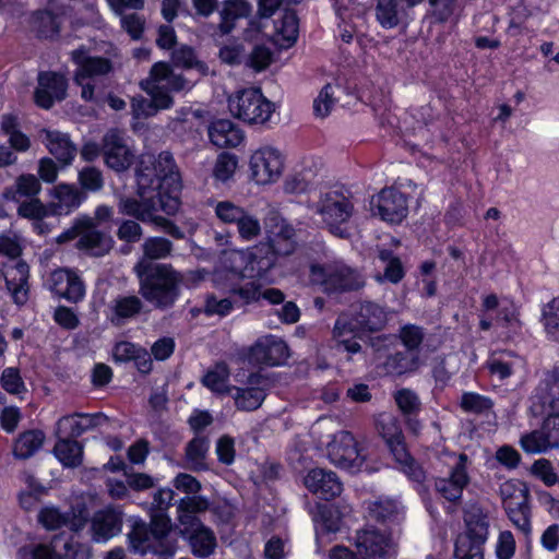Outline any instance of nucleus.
<instances>
[{
    "mask_svg": "<svg viewBox=\"0 0 559 559\" xmlns=\"http://www.w3.org/2000/svg\"><path fill=\"white\" fill-rule=\"evenodd\" d=\"M133 271L139 280V293L146 301L158 309H168L175 305L183 275L171 264H152L140 260Z\"/></svg>",
    "mask_w": 559,
    "mask_h": 559,
    "instance_id": "obj_1",
    "label": "nucleus"
},
{
    "mask_svg": "<svg viewBox=\"0 0 559 559\" xmlns=\"http://www.w3.org/2000/svg\"><path fill=\"white\" fill-rule=\"evenodd\" d=\"M148 189H140L138 186V194L140 199L121 195L118 200V211L122 215L132 216L143 223H152L160 227L166 234L175 239H183L185 233L168 218L157 215L162 210L167 214L174 213L178 209L177 198L168 197L167 202L164 201V194L157 191L153 195H146Z\"/></svg>",
    "mask_w": 559,
    "mask_h": 559,
    "instance_id": "obj_2",
    "label": "nucleus"
},
{
    "mask_svg": "<svg viewBox=\"0 0 559 559\" xmlns=\"http://www.w3.org/2000/svg\"><path fill=\"white\" fill-rule=\"evenodd\" d=\"M277 257L266 241L247 250L230 251L225 253L223 267L216 272L215 280L262 277L275 265Z\"/></svg>",
    "mask_w": 559,
    "mask_h": 559,
    "instance_id": "obj_3",
    "label": "nucleus"
},
{
    "mask_svg": "<svg viewBox=\"0 0 559 559\" xmlns=\"http://www.w3.org/2000/svg\"><path fill=\"white\" fill-rule=\"evenodd\" d=\"M136 182L142 190L177 192L181 181L173 155L169 152H162L157 157L143 155L136 169Z\"/></svg>",
    "mask_w": 559,
    "mask_h": 559,
    "instance_id": "obj_4",
    "label": "nucleus"
},
{
    "mask_svg": "<svg viewBox=\"0 0 559 559\" xmlns=\"http://www.w3.org/2000/svg\"><path fill=\"white\" fill-rule=\"evenodd\" d=\"M76 239L75 248L92 257H104L112 246L111 236L99 230L92 217L78 218L73 225L60 234L57 243H66Z\"/></svg>",
    "mask_w": 559,
    "mask_h": 559,
    "instance_id": "obj_5",
    "label": "nucleus"
},
{
    "mask_svg": "<svg viewBox=\"0 0 559 559\" xmlns=\"http://www.w3.org/2000/svg\"><path fill=\"white\" fill-rule=\"evenodd\" d=\"M466 532L455 542L456 559H484L483 546L488 537L487 513L478 506H471L464 516Z\"/></svg>",
    "mask_w": 559,
    "mask_h": 559,
    "instance_id": "obj_6",
    "label": "nucleus"
},
{
    "mask_svg": "<svg viewBox=\"0 0 559 559\" xmlns=\"http://www.w3.org/2000/svg\"><path fill=\"white\" fill-rule=\"evenodd\" d=\"M311 207L319 214L330 231L341 238L346 236L342 227L354 214V203L348 192L343 190H329Z\"/></svg>",
    "mask_w": 559,
    "mask_h": 559,
    "instance_id": "obj_7",
    "label": "nucleus"
},
{
    "mask_svg": "<svg viewBox=\"0 0 559 559\" xmlns=\"http://www.w3.org/2000/svg\"><path fill=\"white\" fill-rule=\"evenodd\" d=\"M169 520L164 513H156L152 518L150 527L145 523H135L129 534L131 547L134 551L145 554L153 551L160 555H173L174 547L167 540Z\"/></svg>",
    "mask_w": 559,
    "mask_h": 559,
    "instance_id": "obj_8",
    "label": "nucleus"
},
{
    "mask_svg": "<svg viewBox=\"0 0 559 559\" xmlns=\"http://www.w3.org/2000/svg\"><path fill=\"white\" fill-rule=\"evenodd\" d=\"M310 277L312 283L323 286L328 293L359 290L366 284L358 270L341 263L328 266L311 265Z\"/></svg>",
    "mask_w": 559,
    "mask_h": 559,
    "instance_id": "obj_9",
    "label": "nucleus"
},
{
    "mask_svg": "<svg viewBox=\"0 0 559 559\" xmlns=\"http://www.w3.org/2000/svg\"><path fill=\"white\" fill-rule=\"evenodd\" d=\"M228 108L234 117L249 124H262L270 119L274 104L260 90L246 88L228 98Z\"/></svg>",
    "mask_w": 559,
    "mask_h": 559,
    "instance_id": "obj_10",
    "label": "nucleus"
},
{
    "mask_svg": "<svg viewBox=\"0 0 559 559\" xmlns=\"http://www.w3.org/2000/svg\"><path fill=\"white\" fill-rule=\"evenodd\" d=\"M328 457L332 464L353 473L358 472L366 461V454L352 432L341 430L328 443Z\"/></svg>",
    "mask_w": 559,
    "mask_h": 559,
    "instance_id": "obj_11",
    "label": "nucleus"
},
{
    "mask_svg": "<svg viewBox=\"0 0 559 559\" xmlns=\"http://www.w3.org/2000/svg\"><path fill=\"white\" fill-rule=\"evenodd\" d=\"M215 214L222 223L235 224L239 237L245 241H252L261 235L259 218L230 201L217 202Z\"/></svg>",
    "mask_w": 559,
    "mask_h": 559,
    "instance_id": "obj_12",
    "label": "nucleus"
},
{
    "mask_svg": "<svg viewBox=\"0 0 559 559\" xmlns=\"http://www.w3.org/2000/svg\"><path fill=\"white\" fill-rule=\"evenodd\" d=\"M102 155L106 166L116 173L128 170L134 162V153L127 143L124 133L108 130L102 140Z\"/></svg>",
    "mask_w": 559,
    "mask_h": 559,
    "instance_id": "obj_13",
    "label": "nucleus"
},
{
    "mask_svg": "<svg viewBox=\"0 0 559 559\" xmlns=\"http://www.w3.org/2000/svg\"><path fill=\"white\" fill-rule=\"evenodd\" d=\"M355 547L362 559H388L395 552L391 536L372 526L356 532Z\"/></svg>",
    "mask_w": 559,
    "mask_h": 559,
    "instance_id": "obj_14",
    "label": "nucleus"
},
{
    "mask_svg": "<svg viewBox=\"0 0 559 559\" xmlns=\"http://www.w3.org/2000/svg\"><path fill=\"white\" fill-rule=\"evenodd\" d=\"M266 242L280 257L292 254L296 249L295 229L276 211H270L264 219Z\"/></svg>",
    "mask_w": 559,
    "mask_h": 559,
    "instance_id": "obj_15",
    "label": "nucleus"
},
{
    "mask_svg": "<svg viewBox=\"0 0 559 559\" xmlns=\"http://www.w3.org/2000/svg\"><path fill=\"white\" fill-rule=\"evenodd\" d=\"M252 179L259 185L276 181L283 170L282 154L273 147L265 146L257 150L250 158Z\"/></svg>",
    "mask_w": 559,
    "mask_h": 559,
    "instance_id": "obj_16",
    "label": "nucleus"
},
{
    "mask_svg": "<svg viewBox=\"0 0 559 559\" xmlns=\"http://www.w3.org/2000/svg\"><path fill=\"white\" fill-rule=\"evenodd\" d=\"M467 456L460 454L455 465L445 477L435 479L436 491L447 501L459 503L463 496V490L469 483V476L466 471Z\"/></svg>",
    "mask_w": 559,
    "mask_h": 559,
    "instance_id": "obj_17",
    "label": "nucleus"
},
{
    "mask_svg": "<svg viewBox=\"0 0 559 559\" xmlns=\"http://www.w3.org/2000/svg\"><path fill=\"white\" fill-rule=\"evenodd\" d=\"M370 204L373 214L389 223H401L407 215L405 195L393 188L383 189L377 197H372Z\"/></svg>",
    "mask_w": 559,
    "mask_h": 559,
    "instance_id": "obj_18",
    "label": "nucleus"
},
{
    "mask_svg": "<svg viewBox=\"0 0 559 559\" xmlns=\"http://www.w3.org/2000/svg\"><path fill=\"white\" fill-rule=\"evenodd\" d=\"M349 320L358 331L377 332L388 322L385 308L374 301L364 300L352 306Z\"/></svg>",
    "mask_w": 559,
    "mask_h": 559,
    "instance_id": "obj_19",
    "label": "nucleus"
},
{
    "mask_svg": "<svg viewBox=\"0 0 559 559\" xmlns=\"http://www.w3.org/2000/svg\"><path fill=\"white\" fill-rule=\"evenodd\" d=\"M288 346L280 337L266 335L259 338L249 352V360L258 365L277 366L288 358Z\"/></svg>",
    "mask_w": 559,
    "mask_h": 559,
    "instance_id": "obj_20",
    "label": "nucleus"
},
{
    "mask_svg": "<svg viewBox=\"0 0 559 559\" xmlns=\"http://www.w3.org/2000/svg\"><path fill=\"white\" fill-rule=\"evenodd\" d=\"M68 83L63 75L55 72H43L38 75V86L35 91V103L49 109L55 102L64 99L67 95Z\"/></svg>",
    "mask_w": 559,
    "mask_h": 559,
    "instance_id": "obj_21",
    "label": "nucleus"
},
{
    "mask_svg": "<svg viewBox=\"0 0 559 559\" xmlns=\"http://www.w3.org/2000/svg\"><path fill=\"white\" fill-rule=\"evenodd\" d=\"M71 59L76 64L74 76H79V80L100 81V78L109 74L114 69L112 62L108 58L91 56L85 48L73 50Z\"/></svg>",
    "mask_w": 559,
    "mask_h": 559,
    "instance_id": "obj_22",
    "label": "nucleus"
},
{
    "mask_svg": "<svg viewBox=\"0 0 559 559\" xmlns=\"http://www.w3.org/2000/svg\"><path fill=\"white\" fill-rule=\"evenodd\" d=\"M123 512L119 507H106L94 513L92 533L95 542H106L121 532Z\"/></svg>",
    "mask_w": 559,
    "mask_h": 559,
    "instance_id": "obj_23",
    "label": "nucleus"
},
{
    "mask_svg": "<svg viewBox=\"0 0 559 559\" xmlns=\"http://www.w3.org/2000/svg\"><path fill=\"white\" fill-rule=\"evenodd\" d=\"M108 421V417L103 413L84 414L75 413L61 417L56 425L55 436H66L78 438L87 430Z\"/></svg>",
    "mask_w": 559,
    "mask_h": 559,
    "instance_id": "obj_24",
    "label": "nucleus"
},
{
    "mask_svg": "<svg viewBox=\"0 0 559 559\" xmlns=\"http://www.w3.org/2000/svg\"><path fill=\"white\" fill-rule=\"evenodd\" d=\"M49 289L57 296L70 302L80 301L85 294L84 284L81 278L70 270L53 271L48 281Z\"/></svg>",
    "mask_w": 559,
    "mask_h": 559,
    "instance_id": "obj_25",
    "label": "nucleus"
},
{
    "mask_svg": "<svg viewBox=\"0 0 559 559\" xmlns=\"http://www.w3.org/2000/svg\"><path fill=\"white\" fill-rule=\"evenodd\" d=\"M304 484L311 492L324 500L334 499L343 490V484L337 475L324 468L309 471L304 479Z\"/></svg>",
    "mask_w": 559,
    "mask_h": 559,
    "instance_id": "obj_26",
    "label": "nucleus"
},
{
    "mask_svg": "<svg viewBox=\"0 0 559 559\" xmlns=\"http://www.w3.org/2000/svg\"><path fill=\"white\" fill-rule=\"evenodd\" d=\"M248 388L233 386L231 391H235L234 399L237 408L251 412L259 408L265 399L266 380L258 373H252L248 378Z\"/></svg>",
    "mask_w": 559,
    "mask_h": 559,
    "instance_id": "obj_27",
    "label": "nucleus"
},
{
    "mask_svg": "<svg viewBox=\"0 0 559 559\" xmlns=\"http://www.w3.org/2000/svg\"><path fill=\"white\" fill-rule=\"evenodd\" d=\"M28 265L23 261H17L5 269L3 274L5 285L16 305H25L28 300Z\"/></svg>",
    "mask_w": 559,
    "mask_h": 559,
    "instance_id": "obj_28",
    "label": "nucleus"
},
{
    "mask_svg": "<svg viewBox=\"0 0 559 559\" xmlns=\"http://www.w3.org/2000/svg\"><path fill=\"white\" fill-rule=\"evenodd\" d=\"M41 136L44 142L56 159L63 166L72 163L76 155V147L67 133L52 130H43Z\"/></svg>",
    "mask_w": 559,
    "mask_h": 559,
    "instance_id": "obj_29",
    "label": "nucleus"
},
{
    "mask_svg": "<svg viewBox=\"0 0 559 559\" xmlns=\"http://www.w3.org/2000/svg\"><path fill=\"white\" fill-rule=\"evenodd\" d=\"M211 142L221 148L237 147L245 139L243 132L230 120L219 119L209 127Z\"/></svg>",
    "mask_w": 559,
    "mask_h": 559,
    "instance_id": "obj_30",
    "label": "nucleus"
},
{
    "mask_svg": "<svg viewBox=\"0 0 559 559\" xmlns=\"http://www.w3.org/2000/svg\"><path fill=\"white\" fill-rule=\"evenodd\" d=\"M228 289L245 304L257 301L260 298L265 299L272 305H280L285 301V295L281 289L265 288L261 290V287L254 282H248L240 286L231 285Z\"/></svg>",
    "mask_w": 559,
    "mask_h": 559,
    "instance_id": "obj_31",
    "label": "nucleus"
},
{
    "mask_svg": "<svg viewBox=\"0 0 559 559\" xmlns=\"http://www.w3.org/2000/svg\"><path fill=\"white\" fill-rule=\"evenodd\" d=\"M536 397L544 408L559 411V366L544 372Z\"/></svg>",
    "mask_w": 559,
    "mask_h": 559,
    "instance_id": "obj_32",
    "label": "nucleus"
},
{
    "mask_svg": "<svg viewBox=\"0 0 559 559\" xmlns=\"http://www.w3.org/2000/svg\"><path fill=\"white\" fill-rule=\"evenodd\" d=\"M144 307L143 301L135 295H120L110 304V321L115 325H121L127 320L139 316Z\"/></svg>",
    "mask_w": 559,
    "mask_h": 559,
    "instance_id": "obj_33",
    "label": "nucleus"
},
{
    "mask_svg": "<svg viewBox=\"0 0 559 559\" xmlns=\"http://www.w3.org/2000/svg\"><path fill=\"white\" fill-rule=\"evenodd\" d=\"M56 203L51 204V212L55 214H68L80 206L85 194L73 185L60 183L53 188Z\"/></svg>",
    "mask_w": 559,
    "mask_h": 559,
    "instance_id": "obj_34",
    "label": "nucleus"
},
{
    "mask_svg": "<svg viewBox=\"0 0 559 559\" xmlns=\"http://www.w3.org/2000/svg\"><path fill=\"white\" fill-rule=\"evenodd\" d=\"M356 332L358 330L353 328V322L349 320L348 314H341L333 328V338L336 342L338 349H344L350 355L361 352V345L356 340Z\"/></svg>",
    "mask_w": 559,
    "mask_h": 559,
    "instance_id": "obj_35",
    "label": "nucleus"
},
{
    "mask_svg": "<svg viewBox=\"0 0 559 559\" xmlns=\"http://www.w3.org/2000/svg\"><path fill=\"white\" fill-rule=\"evenodd\" d=\"M45 433L31 429L19 433L12 445V454L16 460H27L34 456L44 445Z\"/></svg>",
    "mask_w": 559,
    "mask_h": 559,
    "instance_id": "obj_36",
    "label": "nucleus"
},
{
    "mask_svg": "<svg viewBox=\"0 0 559 559\" xmlns=\"http://www.w3.org/2000/svg\"><path fill=\"white\" fill-rule=\"evenodd\" d=\"M41 190L39 179L33 174L20 175L14 183L3 191V198L14 202L37 198Z\"/></svg>",
    "mask_w": 559,
    "mask_h": 559,
    "instance_id": "obj_37",
    "label": "nucleus"
},
{
    "mask_svg": "<svg viewBox=\"0 0 559 559\" xmlns=\"http://www.w3.org/2000/svg\"><path fill=\"white\" fill-rule=\"evenodd\" d=\"M58 439L53 453L56 457L66 467H76L81 465L83 457V447L75 439L63 436H56Z\"/></svg>",
    "mask_w": 559,
    "mask_h": 559,
    "instance_id": "obj_38",
    "label": "nucleus"
},
{
    "mask_svg": "<svg viewBox=\"0 0 559 559\" xmlns=\"http://www.w3.org/2000/svg\"><path fill=\"white\" fill-rule=\"evenodd\" d=\"M210 447V441L206 437L198 436L190 440L186 445V467L191 471H204L207 468L205 460Z\"/></svg>",
    "mask_w": 559,
    "mask_h": 559,
    "instance_id": "obj_39",
    "label": "nucleus"
},
{
    "mask_svg": "<svg viewBox=\"0 0 559 559\" xmlns=\"http://www.w3.org/2000/svg\"><path fill=\"white\" fill-rule=\"evenodd\" d=\"M38 522L48 531H56L62 526H69L72 531H79L82 523H76L75 519L70 520L67 514H62L59 509L55 507L43 508L38 515Z\"/></svg>",
    "mask_w": 559,
    "mask_h": 559,
    "instance_id": "obj_40",
    "label": "nucleus"
},
{
    "mask_svg": "<svg viewBox=\"0 0 559 559\" xmlns=\"http://www.w3.org/2000/svg\"><path fill=\"white\" fill-rule=\"evenodd\" d=\"M418 366V358L411 352H396L390 355L383 364L388 374L401 376L414 371Z\"/></svg>",
    "mask_w": 559,
    "mask_h": 559,
    "instance_id": "obj_41",
    "label": "nucleus"
},
{
    "mask_svg": "<svg viewBox=\"0 0 559 559\" xmlns=\"http://www.w3.org/2000/svg\"><path fill=\"white\" fill-rule=\"evenodd\" d=\"M174 245L170 240L163 237H148L142 243L143 257L151 263L154 260H162L170 257Z\"/></svg>",
    "mask_w": 559,
    "mask_h": 559,
    "instance_id": "obj_42",
    "label": "nucleus"
},
{
    "mask_svg": "<svg viewBox=\"0 0 559 559\" xmlns=\"http://www.w3.org/2000/svg\"><path fill=\"white\" fill-rule=\"evenodd\" d=\"M378 258L384 263V273L376 275L377 282L382 283L383 281H389L393 284H397L404 277L401 260L394 257L389 250H380Z\"/></svg>",
    "mask_w": 559,
    "mask_h": 559,
    "instance_id": "obj_43",
    "label": "nucleus"
},
{
    "mask_svg": "<svg viewBox=\"0 0 559 559\" xmlns=\"http://www.w3.org/2000/svg\"><path fill=\"white\" fill-rule=\"evenodd\" d=\"M190 545L195 556L207 557L216 546V538L213 532L203 525L190 533Z\"/></svg>",
    "mask_w": 559,
    "mask_h": 559,
    "instance_id": "obj_44",
    "label": "nucleus"
},
{
    "mask_svg": "<svg viewBox=\"0 0 559 559\" xmlns=\"http://www.w3.org/2000/svg\"><path fill=\"white\" fill-rule=\"evenodd\" d=\"M276 34L284 41V47L292 46L298 36V19L293 10H285L282 17L275 22Z\"/></svg>",
    "mask_w": 559,
    "mask_h": 559,
    "instance_id": "obj_45",
    "label": "nucleus"
},
{
    "mask_svg": "<svg viewBox=\"0 0 559 559\" xmlns=\"http://www.w3.org/2000/svg\"><path fill=\"white\" fill-rule=\"evenodd\" d=\"M33 29L40 38H53L59 33V23L56 16L46 10H39L33 15Z\"/></svg>",
    "mask_w": 559,
    "mask_h": 559,
    "instance_id": "obj_46",
    "label": "nucleus"
},
{
    "mask_svg": "<svg viewBox=\"0 0 559 559\" xmlns=\"http://www.w3.org/2000/svg\"><path fill=\"white\" fill-rule=\"evenodd\" d=\"M17 207V214L21 217L37 221L35 227L39 229V233H44L41 229L43 224L39 222L46 217L51 210L47 207L38 198L21 200Z\"/></svg>",
    "mask_w": 559,
    "mask_h": 559,
    "instance_id": "obj_47",
    "label": "nucleus"
},
{
    "mask_svg": "<svg viewBox=\"0 0 559 559\" xmlns=\"http://www.w3.org/2000/svg\"><path fill=\"white\" fill-rule=\"evenodd\" d=\"M374 426L386 443L403 438L397 419L390 413L379 414L374 419Z\"/></svg>",
    "mask_w": 559,
    "mask_h": 559,
    "instance_id": "obj_48",
    "label": "nucleus"
},
{
    "mask_svg": "<svg viewBox=\"0 0 559 559\" xmlns=\"http://www.w3.org/2000/svg\"><path fill=\"white\" fill-rule=\"evenodd\" d=\"M229 378L228 368L225 364L216 365L214 369L207 371V373L203 377V384L217 393H229L231 392V388L227 386Z\"/></svg>",
    "mask_w": 559,
    "mask_h": 559,
    "instance_id": "obj_49",
    "label": "nucleus"
},
{
    "mask_svg": "<svg viewBox=\"0 0 559 559\" xmlns=\"http://www.w3.org/2000/svg\"><path fill=\"white\" fill-rule=\"evenodd\" d=\"M521 447L527 453H543L552 449L544 427L524 435L521 438Z\"/></svg>",
    "mask_w": 559,
    "mask_h": 559,
    "instance_id": "obj_50",
    "label": "nucleus"
},
{
    "mask_svg": "<svg viewBox=\"0 0 559 559\" xmlns=\"http://www.w3.org/2000/svg\"><path fill=\"white\" fill-rule=\"evenodd\" d=\"M518 361V358L510 354L492 356L487 361V368L491 376L498 377L499 380H504L513 373Z\"/></svg>",
    "mask_w": 559,
    "mask_h": 559,
    "instance_id": "obj_51",
    "label": "nucleus"
},
{
    "mask_svg": "<svg viewBox=\"0 0 559 559\" xmlns=\"http://www.w3.org/2000/svg\"><path fill=\"white\" fill-rule=\"evenodd\" d=\"M399 0H378L376 16L379 23L385 28H392L400 22Z\"/></svg>",
    "mask_w": 559,
    "mask_h": 559,
    "instance_id": "obj_52",
    "label": "nucleus"
},
{
    "mask_svg": "<svg viewBox=\"0 0 559 559\" xmlns=\"http://www.w3.org/2000/svg\"><path fill=\"white\" fill-rule=\"evenodd\" d=\"M461 407L463 411L473 414H485L491 411L493 402L484 395L473 392H466L462 395Z\"/></svg>",
    "mask_w": 559,
    "mask_h": 559,
    "instance_id": "obj_53",
    "label": "nucleus"
},
{
    "mask_svg": "<svg viewBox=\"0 0 559 559\" xmlns=\"http://www.w3.org/2000/svg\"><path fill=\"white\" fill-rule=\"evenodd\" d=\"M173 62L177 67H182L186 69L195 68L201 74H205L207 71V67L197 59L194 50L188 46H181L174 50Z\"/></svg>",
    "mask_w": 559,
    "mask_h": 559,
    "instance_id": "obj_54",
    "label": "nucleus"
},
{
    "mask_svg": "<svg viewBox=\"0 0 559 559\" xmlns=\"http://www.w3.org/2000/svg\"><path fill=\"white\" fill-rule=\"evenodd\" d=\"M499 492L504 508L509 506V502L525 503L528 499L525 486L512 480L501 484Z\"/></svg>",
    "mask_w": 559,
    "mask_h": 559,
    "instance_id": "obj_55",
    "label": "nucleus"
},
{
    "mask_svg": "<svg viewBox=\"0 0 559 559\" xmlns=\"http://www.w3.org/2000/svg\"><path fill=\"white\" fill-rule=\"evenodd\" d=\"M74 83L81 87V97L85 102L94 103L99 105L104 96V85L98 80L85 79L79 80V76H74Z\"/></svg>",
    "mask_w": 559,
    "mask_h": 559,
    "instance_id": "obj_56",
    "label": "nucleus"
},
{
    "mask_svg": "<svg viewBox=\"0 0 559 559\" xmlns=\"http://www.w3.org/2000/svg\"><path fill=\"white\" fill-rule=\"evenodd\" d=\"M238 166L237 157L229 153H222L218 155L213 175L219 181H227L233 177Z\"/></svg>",
    "mask_w": 559,
    "mask_h": 559,
    "instance_id": "obj_57",
    "label": "nucleus"
},
{
    "mask_svg": "<svg viewBox=\"0 0 559 559\" xmlns=\"http://www.w3.org/2000/svg\"><path fill=\"white\" fill-rule=\"evenodd\" d=\"M272 62V51L264 45H257L245 57V64L257 72L265 70Z\"/></svg>",
    "mask_w": 559,
    "mask_h": 559,
    "instance_id": "obj_58",
    "label": "nucleus"
},
{
    "mask_svg": "<svg viewBox=\"0 0 559 559\" xmlns=\"http://www.w3.org/2000/svg\"><path fill=\"white\" fill-rule=\"evenodd\" d=\"M504 509L509 515V519L518 528L526 534L530 533L531 523L527 502H509V506Z\"/></svg>",
    "mask_w": 559,
    "mask_h": 559,
    "instance_id": "obj_59",
    "label": "nucleus"
},
{
    "mask_svg": "<svg viewBox=\"0 0 559 559\" xmlns=\"http://www.w3.org/2000/svg\"><path fill=\"white\" fill-rule=\"evenodd\" d=\"M79 182L82 189L91 192H97L104 187V177L98 168L87 166L80 170Z\"/></svg>",
    "mask_w": 559,
    "mask_h": 559,
    "instance_id": "obj_60",
    "label": "nucleus"
},
{
    "mask_svg": "<svg viewBox=\"0 0 559 559\" xmlns=\"http://www.w3.org/2000/svg\"><path fill=\"white\" fill-rule=\"evenodd\" d=\"M140 86L151 96L155 112L159 109H168L171 107L174 103L173 98L164 91V86L154 87L151 81H141Z\"/></svg>",
    "mask_w": 559,
    "mask_h": 559,
    "instance_id": "obj_61",
    "label": "nucleus"
},
{
    "mask_svg": "<svg viewBox=\"0 0 559 559\" xmlns=\"http://www.w3.org/2000/svg\"><path fill=\"white\" fill-rule=\"evenodd\" d=\"M335 104L334 91L331 84H326L313 100V112L319 118H325Z\"/></svg>",
    "mask_w": 559,
    "mask_h": 559,
    "instance_id": "obj_62",
    "label": "nucleus"
},
{
    "mask_svg": "<svg viewBox=\"0 0 559 559\" xmlns=\"http://www.w3.org/2000/svg\"><path fill=\"white\" fill-rule=\"evenodd\" d=\"M545 330L552 336H559V297L554 298L543 309Z\"/></svg>",
    "mask_w": 559,
    "mask_h": 559,
    "instance_id": "obj_63",
    "label": "nucleus"
},
{
    "mask_svg": "<svg viewBox=\"0 0 559 559\" xmlns=\"http://www.w3.org/2000/svg\"><path fill=\"white\" fill-rule=\"evenodd\" d=\"M57 557L60 559H88L91 550L90 547L69 539L63 544L62 549L57 548Z\"/></svg>",
    "mask_w": 559,
    "mask_h": 559,
    "instance_id": "obj_64",
    "label": "nucleus"
}]
</instances>
